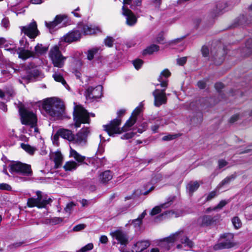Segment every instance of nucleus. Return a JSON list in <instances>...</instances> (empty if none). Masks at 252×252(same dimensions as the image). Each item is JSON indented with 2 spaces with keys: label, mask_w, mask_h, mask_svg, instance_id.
Returning <instances> with one entry per match:
<instances>
[{
  "label": "nucleus",
  "mask_w": 252,
  "mask_h": 252,
  "mask_svg": "<svg viewBox=\"0 0 252 252\" xmlns=\"http://www.w3.org/2000/svg\"><path fill=\"white\" fill-rule=\"evenodd\" d=\"M123 14L126 18V24L129 26L134 25L137 22V19L132 12L126 8L124 6L123 7Z\"/></svg>",
  "instance_id": "19"
},
{
  "label": "nucleus",
  "mask_w": 252,
  "mask_h": 252,
  "mask_svg": "<svg viewBox=\"0 0 252 252\" xmlns=\"http://www.w3.org/2000/svg\"><path fill=\"white\" fill-rule=\"evenodd\" d=\"M239 115L236 114L232 116L230 119L229 122L230 123H233L235 122L239 119Z\"/></svg>",
  "instance_id": "59"
},
{
  "label": "nucleus",
  "mask_w": 252,
  "mask_h": 252,
  "mask_svg": "<svg viewBox=\"0 0 252 252\" xmlns=\"http://www.w3.org/2000/svg\"><path fill=\"white\" fill-rule=\"evenodd\" d=\"M0 189L1 190H10L11 189V186L6 183H1L0 184Z\"/></svg>",
  "instance_id": "48"
},
{
  "label": "nucleus",
  "mask_w": 252,
  "mask_h": 252,
  "mask_svg": "<svg viewBox=\"0 0 252 252\" xmlns=\"http://www.w3.org/2000/svg\"><path fill=\"white\" fill-rule=\"evenodd\" d=\"M114 40L113 39V38L111 37H107L104 40L105 44L109 47H111L113 45Z\"/></svg>",
  "instance_id": "43"
},
{
  "label": "nucleus",
  "mask_w": 252,
  "mask_h": 252,
  "mask_svg": "<svg viewBox=\"0 0 252 252\" xmlns=\"http://www.w3.org/2000/svg\"><path fill=\"white\" fill-rule=\"evenodd\" d=\"M85 228V225L84 224H79L78 225H77L75 226L73 228V230L74 231H80Z\"/></svg>",
  "instance_id": "52"
},
{
  "label": "nucleus",
  "mask_w": 252,
  "mask_h": 252,
  "mask_svg": "<svg viewBox=\"0 0 252 252\" xmlns=\"http://www.w3.org/2000/svg\"><path fill=\"white\" fill-rule=\"evenodd\" d=\"M1 74L6 78H10L11 76V71L9 70H1Z\"/></svg>",
  "instance_id": "50"
},
{
  "label": "nucleus",
  "mask_w": 252,
  "mask_h": 252,
  "mask_svg": "<svg viewBox=\"0 0 252 252\" xmlns=\"http://www.w3.org/2000/svg\"><path fill=\"white\" fill-rule=\"evenodd\" d=\"M154 96V104L157 107H159L163 104H165L167 101L165 89L160 90L156 89L153 93Z\"/></svg>",
  "instance_id": "15"
},
{
  "label": "nucleus",
  "mask_w": 252,
  "mask_h": 252,
  "mask_svg": "<svg viewBox=\"0 0 252 252\" xmlns=\"http://www.w3.org/2000/svg\"><path fill=\"white\" fill-rule=\"evenodd\" d=\"M56 22H56L55 20L50 22H45V25L50 31H51L58 26Z\"/></svg>",
  "instance_id": "39"
},
{
  "label": "nucleus",
  "mask_w": 252,
  "mask_h": 252,
  "mask_svg": "<svg viewBox=\"0 0 252 252\" xmlns=\"http://www.w3.org/2000/svg\"><path fill=\"white\" fill-rule=\"evenodd\" d=\"M168 214L169 216H171L174 217L175 218L179 217V215H178L177 213H175L174 212H173V211H168V212H166L165 213V215H167Z\"/></svg>",
  "instance_id": "61"
},
{
  "label": "nucleus",
  "mask_w": 252,
  "mask_h": 252,
  "mask_svg": "<svg viewBox=\"0 0 252 252\" xmlns=\"http://www.w3.org/2000/svg\"><path fill=\"white\" fill-rule=\"evenodd\" d=\"M234 178V177L233 176H231L229 177H227L226 178H225L222 181V182L219 184L218 188H221L222 186L228 184L230 181Z\"/></svg>",
  "instance_id": "38"
},
{
  "label": "nucleus",
  "mask_w": 252,
  "mask_h": 252,
  "mask_svg": "<svg viewBox=\"0 0 252 252\" xmlns=\"http://www.w3.org/2000/svg\"><path fill=\"white\" fill-rule=\"evenodd\" d=\"M66 18V16L64 15H57L55 18V20L57 22V24L58 25L60 24L63 20Z\"/></svg>",
  "instance_id": "46"
},
{
  "label": "nucleus",
  "mask_w": 252,
  "mask_h": 252,
  "mask_svg": "<svg viewBox=\"0 0 252 252\" xmlns=\"http://www.w3.org/2000/svg\"><path fill=\"white\" fill-rule=\"evenodd\" d=\"M48 47L43 46L42 44L38 43L35 46L34 51L29 50L20 49L17 52L18 57L23 60H27L30 58H38L45 54L48 51Z\"/></svg>",
  "instance_id": "7"
},
{
  "label": "nucleus",
  "mask_w": 252,
  "mask_h": 252,
  "mask_svg": "<svg viewBox=\"0 0 252 252\" xmlns=\"http://www.w3.org/2000/svg\"><path fill=\"white\" fill-rule=\"evenodd\" d=\"M61 42L52 46L49 52L48 56L54 67L62 68L64 66L67 57L63 55L60 48Z\"/></svg>",
  "instance_id": "6"
},
{
  "label": "nucleus",
  "mask_w": 252,
  "mask_h": 252,
  "mask_svg": "<svg viewBox=\"0 0 252 252\" xmlns=\"http://www.w3.org/2000/svg\"><path fill=\"white\" fill-rule=\"evenodd\" d=\"M73 119L76 127H80L81 124L89 123L90 115L87 111L81 106L74 107Z\"/></svg>",
  "instance_id": "8"
},
{
  "label": "nucleus",
  "mask_w": 252,
  "mask_h": 252,
  "mask_svg": "<svg viewBox=\"0 0 252 252\" xmlns=\"http://www.w3.org/2000/svg\"><path fill=\"white\" fill-rule=\"evenodd\" d=\"M20 44L21 47L18 48V49H17L14 45L11 44L10 47H8V46L5 45L4 46V50L9 51L11 53L13 54L15 53L17 54V52L19 51L20 49L28 50L29 43L26 38H22L20 41Z\"/></svg>",
  "instance_id": "17"
},
{
  "label": "nucleus",
  "mask_w": 252,
  "mask_h": 252,
  "mask_svg": "<svg viewBox=\"0 0 252 252\" xmlns=\"http://www.w3.org/2000/svg\"><path fill=\"white\" fill-rule=\"evenodd\" d=\"M170 76V72L168 69H164L162 71L158 78V81L160 83L161 87L166 88L168 85L167 78Z\"/></svg>",
  "instance_id": "20"
},
{
  "label": "nucleus",
  "mask_w": 252,
  "mask_h": 252,
  "mask_svg": "<svg viewBox=\"0 0 252 252\" xmlns=\"http://www.w3.org/2000/svg\"><path fill=\"white\" fill-rule=\"evenodd\" d=\"M53 77L56 82H61L66 89H68L69 86L64 79L63 75L61 73L59 72H54L53 74Z\"/></svg>",
  "instance_id": "25"
},
{
  "label": "nucleus",
  "mask_w": 252,
  "mask_h": 252,
  "mask_svg": "<svg viewBox=\"0 0 252 252\" xmlns=\"http://www.w3.org/2000/svg\"><path fill=\"white\" fill-rule=\"evenodd\" d=\"M134 135V133L133 132H129L125 133L121 137L122 139H128L133 137Z\"/></svg>",
  "instance_id": "47"
},
{
  "label": "nucleus",
  "mask_w": 252,
  "mask_h": 252,
  "mask_svg": "<svg viewBox=\"0 0 252 252\" xmlns=\"http://www.w3.org/2000/svg\"><path fill=\"white\" fill-rule=\"evenodd\" d=\"M9 171L12 174H19L26 176H31L32 175L31 166L19 161L10 164Z\"/></svg>",
  "instance_id": "9"
},
{
  "label": "nucleus",
  "mask_w": 252,
  "mask_h": 252,
  "mask_svg": "<svg viewBox=\"0 0 252 252\" xmlns=\"http://www.w3.org/2000/svg\"><path fill=\"white\" fill-rule=\"evenodd\" d=\"M102 89L101 85H98L94 88L89 87L85 92L87 99L94 101L100 98L102 94Z\"/></svg>",
  "instance_id": "14"
},
{
  "label": "nucleus",
  "mask_w": 252,
  "mask_h": 252,
  "mask_svg": "<svg viewBox=\"0 0 252 252\" xmlns=\"http://www.w3.org/2000/svg\"><path fill=\"white\" fill-rule=\"evenodd\" d=\"M215 87L218 91H220L224 87V86L222 83L218 82L215 84Z\"/></svg>",
  "instance_id": "58"
},
{
  "label": "nucleus",
  "mask_w": 252,
  "mask_h": 252,
  "mask_svg": "<svg viewBox=\"0 0 252 252\" xmlns=\"http://www.w3.org/2000/svg\"><path fill=\"white\" fill-rule=\"evenodd\" d=\"M104 151V147L102 145H99L96 152L97 155H101Z\"/></svg>",
  "instance_id": "62"
},
{
  "label": "nucleus",
  "mask_w": 252,
  "mask_h": 252,
  "mask_svg": "<svg viewBox=\"0 0 252 252\" xmlns=\"http://www.w3.org/2000/svg\"><path fill=\"white\" fill-rule=\"evenodd\" d=\"M180 242L185 247L191 248L193 246V242L190 241L186 235V233L183 230L179 231L159 241L158 246L163 251L169 250L174 245L175 242Z\"/></svg>",
  "instance_id": "3"
},
{
  "label": "nucleus",
  "mask_w": 252,
  "mask_h": 252,
  "mask_svg": "<svg viewBox=\"0 0 252 252\" xmlns=\"http://www.w3.org/2000/svg\"><path fill=\"white\" fill-rule=\"evenodd\" d=\"M51 158L54 160L56 167L58 168L61 164L63 156L60 152L57 151L52 154Z\"/></svg>",
  "instance_id": "24"
},
{
  "label": "nucleus",
  "mask_w": 252,
  "mask_h": 252,
  "mask_svg": "<svg viewBox=\"0 0 252 252\" xmlns=\"http://www.w3.org/2000/svg\"><path fill=\"white\" fill-rule=\"evenodd\" d=\"M199 185L198 182H194L189 183L187 186V189L189 193H192L194 191L196 190L199 188Z\"/></svg>",
  "instance_id": "34"
},
{
  "label": "nucleus",
  "mask_w": 252,
  "mask_h": 252,
  "mask_svg": "<svg viewBox=\"0 0 252 252\" xmlns=\"http://www.w3.org/2000/svg\"><path fill=\"white\" fill-rule=\"evenodd\" d=\"M150 245L148 240H138L133 244L131 248L132 252H141L147 249Z\"/></svg>",
  "instance_id": "18"
},
{
  "label": "nucleus",
  "mask_w": 252,
  "mask_h": 252,
  "mask_svg": "<svg viewBox=\"0 0 252 252\" xmlns=\"http://www.w3.org/2000/svg\"><path fill=\"white\" fill-rule=\"evenodd\" d=\"M159 50V47L156 45H152L147 47L143 51L144 55L152 54L154 52L158 51Z\"/></svg>",
  "instance_id": "33"
},
{
  "label": "nucleus",
  "mask_w": 252,
  "mask_h": 252,
  "mask_svg": "<svg viewBox=\"0 0 252 252\" xmlns=\"http://www.w3.org/2000/svg\"><path fill=\"white\" fill-rule=\"evenodd\" d=\"M176 137V135L169 134L168 135L163 136L162 138V139L163 141H169V140L175 139Z\"/></svg>",
  "instance_id": "53"
},
{
  "label": "nucleus",
  "mask_w": 252,
  "mask_h": 252,
  "mask_svg": "<svg viewBox=\"0 0 252 252\" xmlns=\"http://www.w3.org/2000/svg\"><path fill=\"white\" fill-rule=\"evenodd\" d=\"M197 85L200 89H204L206 86V83L204 81H199Z\"/></svg>",
  "instance_id": "60"
},
{
  "label": "nucleus",
  "mask_w": 252,
  "mask_h": 252,
  "mask_svg": "<svg viewBox=\"0 0 252 252\" xmlns=\"http://www.w3.org/2000/svg\"><path fill=\"white\" fill-rule=\"evenodd\" d=\"M63 221L62 218L54 217L50 220V223L52 225H57L60 224Z\"/></svg>",
  "instance_id": "37"
},
{
  "label": "nucleus",
  "mask_w": 252,
  "mask_h": 252,
  "mask_svg": "<svg viewBox=\"0 0 252 252\" xmlns=\"http://www.w3.org/2000/svg\"><path fill=\"white\" fill-rule=\"evenodd\" d=\"M177 63L180 65H184L187 62V57H182L177 60Z\"/></svg>",
  "instance_id": "55"
},
{
  "label": "nucleus",
  "mask_w": 252,
  "mask_h": 252,
  "mask_svg": "<svg viewBox=\"0 0 252 252\" xmlns=\"http://www.w3.org/2000/svg\"><path fill=\"white\" fill-rule=\"evenodd\" d=\"M58 133L60 136L63 139H67L69 141H72L73 138V135L72 132L69 129L61 128L59 129Z\"/></svg>",
  "instance_id": "22"
},
{
  "label": "nucleus",
  "mask_w": 252,
  "mask_h": 252,
  "mask_svg": "<svg viewBox=\"0 0 252 252\" xmlns=\"http://www.w3.org/2000/svg\"><path fill=\"white\" fill-rule=\"evenodd\" d=\"M227 202L225 200H221L220 203L216 206V210L222 209L226 204Z\"/></svg>",
  "instance_id": "51"
},
{
  "label": "nucleus",
  "mask_w": 252,
  "mask_h": 252,
  "mask_svg": "<svg viewBox=\"0 0 252 252\" xmlns=\"http://www.w3.org/2000/svg\"><path fill=\"white\" fill-rule=\"evenodd\" d=\"M227 7V4L225 2L223 1H220L216 5L215 13L218 14L222 13Z\"/></svg>",
  "instance_id": "30"
},
{
  "label": "nucleus",
  "mask_w": 252,
  "mask_h": 252,
  "mask_svg": "<svg viewBox=\"0 0 252 252\" xmlns=\"http://www.w3.org/2000/svg\"><path fill=\"white\" fill-rule=\"evenodd\" d=\"M77 166V163L74 161H69L66 162L63 166V168L65 171H72L76 169Z\"/></svg>",
  "instance_id": "32"
},
{
  "label": "nucleus",
  "mask_w": 252,
  "mask_h": 252,
  "mask_svg": "<svg viewBox=\"0 0 252 252\" xmlns=\"http://www.w3.org/2000/svg\"><path fill=\"white\" fill-rule=\"evenodd\" d=\"M1 26L7 29L9 27V21L8 18H4L1 21Z\"/></svg>",
  "instance_id": "49"
},
{
  "label": "nucleus",
  "mask_w": 252,
  "mask_h": 252,
  "mask_svg": "<svg viewBox=\"0 0 252 252\" xmlns=\"http://www.w3.org/2000/svg\"><path fill=\"white\" fill-rule=\"evenodd\" d=\"M209 49L206 46H203L201 49V52L204 57H207L209 55Z\"/></svg>",
  "instance_id": "54"
},
{
  "label": "nucleus",
  "mask_w": 252,
  "mask_h": 252,
  "mask_svg": "<svg viewBox=\"0 0 252 252\" xmlns=\"http://www.w3.org/2000/svg\"><path fill=\"white\" fill-rule=\"evenodd\" d=\"M146 215V211H144L139 216V217L136 219L133 220H129V223H130L131 222V224H133L135 228H138L142 224V219L145 217Z\"/></svg>",
  "instance_id": "26"
},
{
  "label": "nucleus",
  "mask_w": 252,
  "mask_h": 252,
  "mask_svg": "<svg viewBox=\"0 0 252 252\" xmlns=\"http://www.w3.org/2000/svg\"><path fill=\"white\" fill-rule=\"evenodd\" d=\"M36 194V198L31 197L28 199L27 205L28 207H37L39 208H44L47 204L50 203L52 201L51 198L43 199L42 196V192L40 191H37Z\"/></svg>",
  "instance_id": "10"
},
{
  "label": "nucleus",
  "mask_w": 252,
  "mask_h": 252,
  "mask_svg": "<svg viewBox=\"0 0 252 252\" xmlns=\"http://www.w3.org/2000/svg\"><path fill=\"white\" fill-rule=\"evenodd\" d=\"M70 157L73 158L78 162H83L85 157L78 153L75 150L70 148Z\"/></svg>",
  "instance_id": "28"
},
{
  "label": "nucleus",
  "mask_w": 252,
  "mask_h": 252,
  "mask_svg": "<svg viewBox=\"0 0 252 252\" xmlns=\"http://www.w3.org/2000/svg\"><path fill=\"white\" fill-rule=\"evenodd\" d=\"M217 195V193L216 190H213L210 192L207 196L206 198V201H208L212 200L213 198H215Z\"/></svg>",
  "instance_id": "42"
},
{
  "label": "nucleus",
  "mask_w": 252,
  "mask_h": 252,
  "mask_svg": "<svg viewBox=\"0 0 252 252\" xmlns=\"http://www.w3.org/2000/svg\"><path fill=\"white\" fill-rule=\"evenodd\" d=\"M20 28L22 32L31 39H34L40 33L37 29L36 23L34 20L29 24L25 26H21Z\"/></svg>",
  "instance_id": "12"
},
{
  "label": "nucleus",
  "mask_w": 252,
  "mask_h": 252,
  "mask_svg": "<svg viewBox=\"0 0 252 252\" xmlns=\"http://www.w3.org/2000/svg\"><path fill=\"white\" fill-rule=\"evenodd\" d=\"M101 50V49L100 47H94L90 49L87 52V59L90 61L94 59V56Z\"/></svg>",
  "instance_id": "31"
},
{
  "label": "nucleus",
  "mask_w": 252,
  "mask_h": 252,
  "mask_svg": "<svg viewBox=\"0 0 252 252\" xmlns=\"http://www.w3.org/2000/svg\"><path fill=\"white\" fill-rule=\"evenodd\" d=\"M75 206V204L73 202H70L67 204L66 208H65V210L66 212L69 211L70 209Z\"/></svg>",
  "instance_id": "63"
},
{
  "label": "nucleus",
  "mask_w": 252,
  "mask_h": 252,
  "mask_svg": "<svg viewBox=\"0 0 252 252\" xmlns=\"http://www.w3.org/2000/svg\"><path fill=\"white\" fill-rule=\"evenodd\" d=\"M140 111L141 109L139 107H136L133 111L132 116L126 122L122 128L119 127L121 123V120L116 118L112 121L109 125H104L103 126L104 130L111 136H114L115 134H120L123 131L128 130L135 124V117L139 114Z\"/></svg>",
  "instance_id": "1"
},
{
  "label": "nucleus",
  "mask_w": 252,
  "mask_h": 252,
  "mask_svg": "<svg viewBox=\"0 0 252 252\" xmlns=\"http://www.w3.org/2000/svg\"><path fill=\"white\" fill-rule=\"evenodd\" d=\"M218 164L219 168L221 169L226 166L227 165V162L223 159H221L219 160Z\"/></svg>",
  "instance_id": "56"
},
{
  "label": "nucleus",
  "mask_w": 252,
  "mask_h": 252,
  "mask_svg": "<svg viewBox=\"0 0 252 252\" xmlns=\"http://www.w3.org/2000/svg\"><path fill=\"white\" fill-rule=\"evenodd\" d=\"M21 147L30 155H33L37 150L35 147L32 146L28 144L21 143Z\"/></svg>",
  "instance_id": "29"
},
{
  "label": "nucleus",
  "mask_w": 252,
  "mask_h": 252,
  "mask_svg": "<svg viewBox=\"0 0 252 252\" xmlns=\"http://www.w3.org/2000/svg\"><path fill=\"white\" fill-rule=\"evenodd\" d=\"M198 221L202 226H207L211 225L215 220L212 216L205 215L200 217Z\"/></svg>",
  "instance_id": "23"
},
{
  "label": "nucleus",
  "mask_w": 252,
  "mask_h": 252,
  "mask_svg": "<svg viewBox=\"0 0 252 252\" xmlns=\"http://www.w3.org/2000/svg\"><path fill=\"white\" fill-rule=\"evenodd\" d=\"M171 201H169L164 204H161L160 206H156L151 211L150 215L151 216L156 215L161 212V208H167L169 207L171 205Z\"/></svg>",
  "instance_id": "27"
},
{
  "label": "nucleus",
  "mask_w": 252,
  "mask_h": 252,
  "mask_svg": "<svg viewBox=\"0 0 252 252\" xmlns=\"http://www.w3.org/2000/svg\"><path fill=\"white\" fill-rule=\"evenodd\" d=\"M35 69H30L28 71V74L27 75L23 76L22 78L23 79H26L27 80H30L32 77H34L37 75Z\"/></svg>",
  "instance_id": "35"
},
{
  "label": "nucleus",
  "mask_w": 252,
  "mask_h": 252,
  "mask_svg": "<svg viewBox=\"0 0 252 252\" xmlns=\"http://www.w3.org/2000/svg\"><path fill=\"white\" fill-rule=\"evenodd\" d=\"M90 134L89 127H83L75 135H73L72 142L79 146H84L87 142V138Z\"/></svg>",
  "instance_id": "11"
},
{
  "label": "nucleus",
  "mask_w": 252,
  "mask_h": 252,
  "mask_svg": "<svg viewBox=\"0 0 252 252\" xmlns=\"http://www.w3.org/2000/svg\"><path fill=\"white\" fill-rule=\"evenodd\" d=\"M111 236L117 240L118 243L122 246H126L128 243V238L125 233L121 230H116L110 233Z\"/></svg>",
  "instance_id": "16"
},
{
  "label": "nucleus",
  "mask_w": 252,
  "mask_h": 252,
  "mask_svg": "<svg viewBox=\"0 0 252 252\" xmlns=\"http://www.w3.org/2000/svg\"><path fill=\"white\" fill-rule=\"evenodd\" d=\"M93 247L92 243L88 244L81 249L80 252H88L89 251L92 250Z\"/></svg>",
  "instance_id": "41"
},
{
  "label": "nucleus",
  "mask_w": 252,
  "mask_h": 252,
  "mask_svg": "<svg viewBox=\"0 0 252 252\" xmlns=\"http://www.w3.org/2000/svg\"><path fill=\"white\" fill-rule=\"evenodd\" d=\"M19 112L22 124L29 126L26 132L32 136H37L39 131L37 127V119L35 114L23 106L19 107Z\"/></svg>",
  "instance_id": "5"
},
{
  "label": "nucleus",
  "mask_w": 252,
  "mask_h": 252,
  "mask_svg": "<svg viewBox=\"0 0 252 252\" xmlns=\"http://www.w3.org/2000/svg\"><path fill=\"white\" fill-rule=\"evenodd\" d=\"M219 242L214 246L215 250H219L224 249H229L233 246L231 240L233 235L231 233L224 234L221 235Z\"/></svg>",
  "instance_id": "13"
},
{
  "label": "nucleus",
  "mask_w": 252,
  "mask_h": 252,
  "mask_svg": "<svg viewBox=\"0 0 252 252\" xmlns=\"http://www.w3.org/2000/svg\"><path fill=\"white\" fill-rule=\"evenodd\" d=\"M152 2L156 7H158L161 3V0H153Z\"/></svg>",
  "instance_id": "64"
},
{
  "label": "nucleus",
  "mask_w": 252,
  "mask_h": 252,
  "mask_svg": "<svg viewBox=\"0 0 252 252\" xmlns=\"http://www.w3.org/2000/svg\"><path fill=\"white\" fill-rule=\"evenodd\" d=\"M113 173L110 170H106L99 174L98 179L100 183L103 184L107 183L113 178Z\"/></svg>",
  "instance_id": "21"
},
{
  "label": "nucleus",
  "mask_w": 252,
  "mask_h": 252,
  "mask_svg": "<svg viewBox=\"0 0 252 252\" xmlns=\"http://www.w3.org/2000/svg\"><path fill=\"white\" fill-rule=\"evenodd\" d=\"M142 0H133L130 5V8L134 9L135 7L141 5Z\"/></svg>",
  "instance_id": "45"
},
{
  "label": "nucleus",
  "mask_w": 252,
  "mask_h": 252,
  "mask_svg": "<svg viewBox=\"0 0 252 252\" xmlns=\"http://www.w3.org/2000/svg\"><path fill=\"white\" fill-rule=\"evenodd\" d=\"M143 62L140 59H137L133 61V64L136 69H139L142 65Z\"/></svg>",
  "instance_id": "40"
},
{
  "label": "nucleus",
  "mask_w": 252,
  "mask_h": 252,
  "mask_svg": "<svg viewBox=\"0 0 252 252\" xmlns=\"http://www.w3.org/2000/svg\"><path fill=\"white\" fill-rule=\"evenodd\" d=\"M81 32L85 35H89L100 32L101 30L97 26L81 23L78 25L77 29L73 30L63 37L64 41L70 43L79 40L81 37Z\"/></svg>",
  "instance_id": "4"
},
{
  "label": "nucleus",
  "mask_w": 252,
  "mask_h": 252,
  "mask_svg": "<svg viewBox=\"0 0 252 252\" xmlns=\"http://www.w3.org/2000/svg\"><path fill=\"white\" fill-rule=\"evenodd\" d=\"M232 222L234 227L236 229L240 228L242 226V222L240 219L238 217H235L232 219Z\"/></svg>",
  "instance_id": "36"
},
{
  "label": "nucleus",
  "mask_w": 252,
  "mask_h": 252,
  "mask_svg": "<svg viewBox=\"0 0 252 252\" xmlns=\"http://www.w3.org/2000/svg\"><path fill=\"white\" fill-rule=\"evenodd\" d=\"M108 241V238L105 235H101L99 238V242L102 244H105Z\"/></svg>",
  "instance_id": "57"
},
{
  "label": "nucleus",
  "mask_w": 252,
  "mask_h": 252,
  "mask_svg": "<svg viewBox=\"0 0 252 252\" xmlns=\"http://www.w3.org/2000/svg\"><path fill=\"white\" fill-rule=\"evenodd\" d=\"M42 109L47 115L54 120L61 119L64 115L65 106L63 102L56 98L44 100L42 103Z\"/></svg>",
  "instance_id": "2"
},
{
  "label": "nucleus",
  "mask_w": 252,
  "mask_h": 252,
  "mask_svg": "<svg viewBox=\"0 0 252 252\" xmlns=\"http://www.w3.org/2000/svg\"><path fill=\"white\" fill-rule=\"evenodd\" d=\"M59 136H60V135L58 133V131H57V133H55L52 136V140L53 143L54 145H58Z\"/></svg>",
  "instance_id": "44"
}]
</instances>
